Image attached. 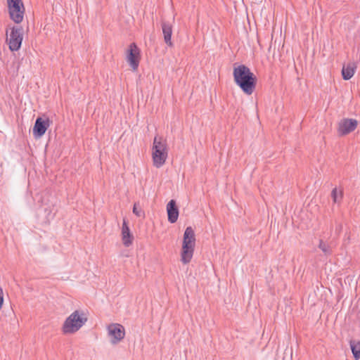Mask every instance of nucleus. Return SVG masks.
I'll use <instances>...</instances> for the list:
<instances>
[{
    "label": "nucleus",
    "mask_w": 360,
    "mask_h": 360,
    "mask_svg": "<svg viewBox=\"0 0 360 360\" xmlns=\"http://www.w3.org/2000/svg\"><path fill=\"white\" fill-rule=\"evenodd\" d=\"M233 76L235 83L247 95H251L256 87L257 78L245 65L234 66Z\"/></svg>",
    "instance_id": "f257e3e1"
},
{
    "label": "nucleus",
    "mask_w": 360,
    "mask_h": 360,
    "mask_svg": "<svg viewBox=\"0 0 360 360\" xmlns=\"http://www.w3.org/2000/svg\"><path fill=\"white\" fill-rule=\"evenodd\" d=\"M87 321V316L82 310H75L65 320L62 331L64 334L77 332Z\"/></svg>",
    "instance_id": "f03ea898"
},
{
    "label": "nucleus",
    "mask_w": 360,
    "mask_h": 360,
    "mask_svg": "<svg viewBox=\"0 0 360 360\" xmlns=\"http://www.w3.org/2000/svg\"><path fill=\"white\" fill-rule=\"evenodd\" d=\"M195 244V236L194 231L192 227L188 226L186 229L184 234L182 250L181 252V261L183 264H186L191 261L193 255Z\"/></svg>",
    "instance_id": "7ed1b4c3"
},
{
    "label": "nucleus",
    "mask_w": 360,
    "mask_h": 360,
    "mask_svg": "<svg viewBox=\"0 0 360 360\" xmlns=\"http://www.w3.org/2000/svg\"><path fill=\"white\" fill-rule=\"evenodd\" d=\"M167 158L166 141L161 136H155L152 147V158L154 166L162 167Z\"/></svg>",
    "instance_id": "20e7f679"
},
{
    "label": "nucleus",
    "mask_w": 360,
    "mask_h": 360,
    "mask_svg": "<svg viewBox=\"0 0 360 360\" xmlns=\"http://www.w3.org/2000/svg\"><path fill=\"white\" fill-rule=\"evenodd\" d=\"M11 18L15 22L20 23L23 20L25 8L21 0H7Z\"/></svg>",
    "instance_id": "39448f33"
},
{
    "label": "nucleus",
    "mask_w": 360,
    "mask_h": 360,
    "mask_svg": "<svg viewBox=\"0 0 360 360\" xmlns=\"http://www.w3.org/2000/svg\"><path fill=\"white\" fill-rule=\"evenodd\" d=\"M23 30L21 27H13L11 29L9 37L7 41L9 49L12 51L19 50L22 41Z\"/></svg>",
    "instance_id": "423d86ee"
},
{
    "label": "nucleus",
    "mask_w": 360,
    "mask_h": 360,
    "mask_svg": "<svg viewBox=\"0 0 360 360\" xmlns=\"http://www.w3.org/2000/svg\"><path fill=\"white\" fill-rule=\"evenodd\" d=\"M108 334L110 338V342L112 345H116L120 342L125 335L124 328L119 323H111L108 325Z\"/></svg>",
    "instance_id": "0eeeda50"
},
{
    "label": "nucleus",
    "mask_w": 360,
    "mask_h": 360,
    "mask_svg": "<svg viewBox=\"0 0 360 360\" xmlns=\"http://www.w3.org/2000/svg\"><path fill=\"white\" fill-rule=\"evenodd\" d=\"M140 60V50L137 46L132 43L129 47L127 55V60L134 71L136 70Z\"/></svg>",
    "instance_id": "6e6552de"
},
{
    "label": "nucleus",
    "mask_w": 360,
    "mask_h": 360,
    "mask_svg": "<svg viewBox=\"0 0 360 360\" xmlns=\"http://www.w3.org/2000/svg\"><path fill=\"white\" fill-rule=\"evenodd\" d=\"M357 127V121L354 119H344L340 124L338 127L339 134L346 135L353 131Z\"/></svg>",
    "instance_id": "1a4fd4ad"
},
{
    "label": "nucleus",
    "mask_w": 360,
    "mask_h": 360,
    "mask_svg": "<svg viewBox=\"0 0 360 360\" xmlns=\"http://www.w3.org/2000/svg\"><path fill=\"white\" fill-rule=\"evenodd\" d=\"M50 125V121L49 119L44 120L41 117H38L36 121L34 126L33 127V134L35 137H41L42 136L47 128Z\"/></svg>",
    "instance_id": "9d476101"
},
{
    "label": "nucleus",
    "mask_w": 360,
    "mask_h": 360,
    "mask_svg": "<svg viewBox=\"0 0 360 360\" xmlns=\"http://www.w3.org/2000/svg\"><path fill=\"white\" fill-rule=\"evenodd\" d=\"M167 212L168 221L173 224L175 223L179 217V209L174 200H171L167 205Z\"/></svg>",
    "instance_id": "9b49d317"
},
{
    "label": "nucleus",
    "mask_w": 360,
    "mask_h": 360,
    "mask_svg": "<svg viewBox=\"0 0 360 360\" xmlns=\"http://www.w3.org/2000/svg\"><path fill=\"white\" fill-rule=\"evenodd\" d=\"M134 236L130 231L126 220L124 219L122 227V240L123 245L125 247H129L132 244Z\"/></svg>",
    "instance_id": "f8f14e48"
},
{
    "label": "nucleus",
    "mask_w": 360,
    "mask_h": 360,
    "mask_svg": "<svg viewBox=\"0 0 360 360\" xmlns=\"http://www.w3.org/2000/svg\"><path fill=\"white\" fill-rule=\"evenodd\" d=\"M162 29L164 36L165 42L169 46H172L173 44L172 41V26L169 22H162Z\"/></svg>",
    "instance_id": "ddd939ff"
},
{
    "label": "nucleus",
    "mask_w": 360,
    "mask_h": 360,
    "mask_svg": "<svg viewBox=\"0 0 360 360\" xmlns=\"http://www.w3.org/2000/svg\"><path fill=\"white\" fill-rule=\"evenodd\" d=\"M356 65L354 63L347 64L346 66L344 65L342 70V75L345 80H349L351 79L355 73Z\"/></svg>",
    "instance_id": "4468645a"
},
{
    "label": "nucleus",
    "mask_w": 360,
    "mask_h": 360,
    "mask_svg": "<svg viewBox=\"0 0 360 360\" xmlns=\"http://www.w3.org/2000/svg\"><path fill=\"white\" fill-rule=\"evenodd\" d=\"M352 352L355 360L360 359V341L350 340L349 342Z\"/></svg>",
    "instance_id": "2eb2a0df"
},
{
    "label": "nucleus",
    "mask_w": 360,
    "mask_h": 360,
    "mask_svg": "<svg viewBox=\"0 0 360 360\" xmlns=\"http://www.w3.org/2000/svg\"><path fill=\"white\" fill-rule=\"evenodd\" d=\"M342 193L341 191L338 192L337 188H335L333 189V191L331 192V197L333 198L334 203L338 202L340 199L342 198Z\"/></svg>",
    "instance_id": "dca6fc26"
},
{
    "label": "nucleus",
    "mask_w": 360,
    "mask_h": 360,
    "mask_svg": "<svg viewBox=\"0 0 360 360\" xmlns=\"http://www.w3.org/2000/svg\"><path fill=\"white\" fill-rule=\"evenodd\" d=\"M319 248L326 255H330L331 252L330 246L322 240H321L319 242Z\"/></svg>",
    "instance_id": "f3484780"
},
{
    "label": "nucleus",
    "mask_w": 360,
    "mask_h": 360,
    "mask_svg": "<svg viewBox=\"0 0 360 360\" xmlns=\"http://www.w3.org/2000/svg\"><path fill=\"white\" fill-rule=\"evenodd\" d=\"M133 213L139 217L144 216V213L141 208L137 207V204L135 203L133 207Z\"/></svg>",
    "instance_id": "a211bd4d"
}]
</instances>
